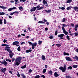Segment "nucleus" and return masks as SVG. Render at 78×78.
<instances>
[{"label": "nucleus", "instance_id": "a19ab883", "mask_svg": "<svg viewBox=\"0 0 78 78\" xmlns=\"http://www.w3.org/2000/svg\"><path fill=\"white\" fill-rule=\"evenodd\" d=\"M72 2V0H68L67 2V3H70V2Z\"/></svg>", "mask_w": 78, "mask_h": 78}, {"label": "nucleus", "instance_id": "e2e57ef3", "mask_svg": "<svg viewBox=\"0 0 78 78\" xmlns=\"http://www.w3.org/2000/svg\"><path fill=\"white\" fill-rule=\"evenodd\" d=\"M12 62H14V60H15V58H12Z\"/></svg>", "mask_w": 78, "mask_h": 78}, {"label": "nucleus", "instance_id": "4d7b16f0", "mask_svg": "<svg viewBox=\"0 0 78 78\" xmlns=\"http://www.w3.org/2000/svg\"><path fill=\"white\" fill-rule=\"evenodd\" d=\"M28 43H29V44H30V45H33V43H31V42H28Z\"/></svg>", "mask_w": 78, "mask_h": 78}, {"label": "nucleus", "instance_id": "37998d69", "mask_svg": "<svg viewBox=\"0 0 78 78\" xmlns=\"http://www.w3.org/2000/svg\"><path fill=\"white\" fill-rule=\"evenodd\" d=\"M21 76H22L23 78H26V77H25V75H24V74H21Z\"/></svg>", "mask_w": 78, "mask_h": 78}, {"label": "nucleus", "instance_id": "c03bdc74", "mask_svg": "<svg viewBox=\"0 0 78 78\" xmlns=\"http://www.w3.org/2000/svg\"><path fill=\"white\" fill-rule=\"evenodd\" d=\"M66 9L67 10H70V9H71V7H67L66 8Z\"/></svg>", "mask_w": 78, "mask_h": 78}, {"label": "nucleus", "instance_id": "6e6552de", "mask_svg": "<svg viewBox=\"0 0 78 78\" xmlns=\"http://www.w3.org/2000/svg\"><path fill=\"white\" fill-rule=\"evenodd\" d=\"M36 8L37 9V10H41L43 9V7H40V5H38L36 7Z\"/></svg>", "mask_w": 78, "mask_h": 78}, {"label": "nucleus", "instance_id": "ea45409f", "mask_svg": "<svg viewBox=\"0 0 78 78\" xmlns=\"http://www.w3.org/2000/svg\"><path fill=\"white\" fill-rule=\"evenodd\" d=\"M78 28V24H76L75 25V28Z\"/></svg>", "mask_w": 78, "mask_h": 78}, {"label": "nucleus", "instance_id": "69168bd1", "mask_svg": "<svg viewBox=\"0 0 78 78\" xmlns=\"http://www.w3.org/2000/svg\"><path fill=\"white\" fill-rule=\"evenodd\" d=\"M30 73H31L32 72V70L31 69H29V70Z\"/></svg>", "mask_w": 78, "mask_h": 78}, {"label": "nucleus", "instance_id": "cd10ccee", "mask_svg": "<svg viewBox=\"0 0 78 78\" xmlns=\"http://www.w3.org/2000/svg\"><path fill=\"white\" fill-rule=\"evenodd\" d=\"M63 27H66L68 26V25L65 24H63L62 25Z\"/></svg>", "mask_w": 78, "mask_h": 78}, {"label": "nucleus", "instance_id": "473e14b6", "mask_svg": "<svg viewBox=\"0 0 78 78\" xmlns=\"http://www.w3.org/2000/svg\"><path fill=\"white\" fill-rule=\"evenodd\" d=\"M2 46H3L4 47H5L6 46H9V45H8L6 44H2Z\"/></svg>", "mask_w": 78, "mask_h": 78}, {"label": "nucleus", "instance_id": "ddd939ff", "mask_svg": "<svg viewBox=\"0 0 78 78\" xmlns=\"http://www.w3.org/2000/svg\"><path fill=\"white\" fill-rule=\"evenodd\" d=\"M5 50H6L7 51H8L9 50H10V47H5Z\"/></svg>", "mask_w": 78, "mask_h": 78}, {"label": "nucleus", "instance_id": "72a5a7b5", "mask_svg": "<svg viewBox=\"0 0 78 78\" xmlns=\"http://www.w3.org/2000/svg\"><path fill=\"white\" fill-rule=\"evenodd\" d=\"M62 22H66V19L64 18L62 20Z\"/></svg>", "mask_w": 78, "mask_h": 78}, {"label": "nucleus", "instance_id": "6ab92c4d", "mask_svg": "<svg viewBox=\"0 0 78 78\" xmlns=\"http://www.w3.org/2000/svg\"><path fill=\"white\" fill-rule=\"evenodd\" d=\"M0 8H2V9H6L7 8V7L3 6H1L0 5Z\"/></svg>", "mask_w": 78, "mask_h": 78}, {"label": "nucleus", "instance_id": "0e129e2a", "mask_svg": "<svg viewBox=\"0 0 78 78\" xmlns=\"http://www.w3.org/2000/svg\"><path fill=\"white\" fill-rule=\"evenodd\" d=\"M41 77H42V78H45V76H44V75L41 76Z\"/></svg>", "mask_w": 78, "mask_h": 78}, {"label": "nucleus", "instance_id": "c756f323", "mask_svg": "<svg viewBox=\"0 0 78 78\" xmlns=\"http://www.w3.org/2000/svg\"><path fill=\"white\" fill-rule=\"evenodd\" d=\"M48 73L49 74V75H52V73H53V72H52V71L50 70L49 71Z\"/></svg>", "mask_w": 78, "mask_h": 78}, {"label": "nucleus", "instance_id": "8fccbe9b", "mask_svg": "<svg viewBox=\"0 0 78 78\" xmlns=\"http://www.w3.org/2000/svg\"><path fill=\"white\" fill-rule=\"evenodd\" d=\"M15 14V12H12L10 13V15L11 16H12V15H14Z\"/></svg>", "mask_w": 78, "mask_h": 78}, {"label": "nucleus", "instance_id": "9b49d317", "mask_svg": "<svg viewBox=\"0 0 78 78\" xmlns=\"http://www.w3.org/2000/svg\"><path fill=\"white\" fill-rule=\"evenodd\" d=\"M65 58L66 61H72V59H71L70 57H66Z\"/></svg>", "mask_w": 78, "mask_h": 78}, {"label": "nucleus", "instance_id": "bb28decb", "mask_svg": "<svg viewBox=\"0 0 78 78\" xmlns=\"http://www.w3.org/2000/svg\"><path fill=\"white\" fill-rule=\"evenodd\" d=\"M73 68H77L78 67V66L77 65H74L73 66Z\"/></svg>", "mask_w": 78, "mask_h": 78}, {"label": "nucleus", "instance_id": "3c124183", "mask_svg": "<svg viewBox=\"0 0 78 78\" xmlns=\"http://www.w3.org/2000/svg\"><path fill=\"white\" fill-rule=\"evenodd\" d=\"M62 29L63 32L64 31H66V30H65V28H64V27H62Z\"/></svg>", "mask_w": 78, "mask_h": 78}, {"label": "nucleus", "instance_id": "1a4fd4ad", "mask_svg": "<svg viewBox=\"0 0 78 78\" xmlns=\"http://www.w3.org/2000/svg\"><path fill=\"white\" fill-rule=\"evenodd\" d=\"M36 8L37 9V10H41L43 9V7H40V5H38L36 7Z\"/></svg>", "mask_w": 78, "mask_h": 78}, {"label": "nucleus", "instance_id": "aec40b11", "mask_svg": "<svg viewBox=\"0 0 78 78\" xmlns=\"http://www.w3.org/2000/svg\"><path fill=\"white\" fill-rule=\"evenodd\" d=\"M73 59L75 61H76V60H78V57L77 56H76L73 57Z\"/></svg>", "mask_w": 78, "mask_h": 78}, {"label": "nucleus", "instance_id": "7ed1b4c3", "mask_svg": "<svg viewBox=\"0 0 78 78\" xmlns=\"http://www.w3.org/2000/svg\"><path fill=\"white\" fill-rule=\"evenodd\" d=\"M19 44V42L16 41L13 42L12 45H16L17 47H19V45H17V44Z\"/></svg>", "mask_w": 78, "mask_h": 78}, {"label": "nucleus", "instance_id": "13d9d810", "mask_svg": "<svg viewBox=\"0 0 78 78\" xmlns=\"http://www.w3.org/2000/svg\"><path fill=\"white\" fill-rule=\"evenodd\" d=\"M72 27H75V24H73V23H72L71 24Z\"/></svg>", "mask_w": 78, "mask_h": 78}, {"label": "nucleus", "instance_id": "c9c22d12", "mask_svg": "<svg viewBox=\"0 0 78 78\" xmlns=\"http://www.w3.org/2000/svg\"><path fill=\"white\" fill-rule=\"evenodd\" d=\"M66 78H72V77L70 76H66Z\"/></svg>", "mask_w": 78, "mask_h": 78}, {"label": "nucleus", "instance_id": "2eb2a0df", "mask_svg": "<svg viewBox=\"0 0 78 78\" xmlns=\"http://www.w3.org/2000/svg\"><path fill=\"white\" fill-rule=\"evenodd\" d=\"M36 7L32 8L30 9V11H31V12H34V11H35L36 10Z\"/></svg>", "mask_w": 78, "mask_h": 78}, {"label": "nucleus", "instance_id": "b1692460", "mask_svg": "<svg viewBox=\"0 0 78 78\" xmlns=\"http://www.w3.org/2000/svg\"><path fill=\"white\" fill-rule=\"evenodd\" d=\"M56 46H57V47H60L61 46V44H56Z\"/></svg>", "mask_w": 78, "mask_h": 78}, {"label": "nucleus", "instance_id": "58836bf2", "mask_svg": "<svg viewBox=\"0 0 78 78\" xmlns=\"http://www.w3.org/2000/svg\"><path fill=\"white\" fill-rule=\"evenodd\" d=\"M67 69H70V70H72V67L71 66H70Z\"/></svg>", "mask_w": 78, "mask_h": 78}, {"label": "nucleus", "instance_id": "603ef678", "mask_svg": "<svg viewBox=\"0 0 78 78\" xmlns=\"http://www.w3.org/2000/svg\"><path fill=\"white\" fill-rule=\"evenodd\" d=\"M66 37L67 39H68V40H70V37H69V36L67 35L66 36Z\"/></svg>", "mask_w": 78, "mask_h": 78}, {"label": "nucleus", "instance_id": "774afa93", "mask_svg": "<svg viewBox=\"0 0 78 78\" xmlns=\"http://www.w3.org/2000/svg\"><path fill=\"white\" fill-rule=\"evenodd\" d=\"M65 9V8L64 7L61 8V9H62V10H63V9Z\"/></svg>", "mask_w": 78, "mask_h": 78}, {"label": "nucleus", "instance_id": "79ce46f5", "mask_svg": "<svg viewBox=\"0 0 78 78\" xmlns=\"http://www.w3.org/2000/svg\"><path fill=\"white\" fill-rule=\"evenodd\" d=\"M17 50H18L19 51H20V47L19 46L18 48H17Z\"/></svg>", "mask_w": 78, "mask_h": 78}, {"label": "nucleus", "instance_id": "412c9836", "mask_svg": "<svg viewBox=\"0 0 78 78\" xmlns=\"http://www.w3.org/2000/svg\"><path fill=\"white\" fill-rule=\"evenodd\" d=\"M9 55L10 58H12L13 55H14V54L13 53H10Z\"/></svg>", "mask_w": 78, "mask_h": 78}, {"label": "nucleus", "instance_id": "a18cd8bd", "mask_svg": "<svg viewBox=\"0 0 78 78\" xmlns=\"http://www.w3.org/2000/svg\"><path fill=\"white\" fill-rule=\"evenodd\" d=\"M40 78V76H39V75L36 76L35 77V78Z\"/></svg>", "mask_w": 78, "mask_h": 78}, {"label": "nucleus", "instance_id": "2f4dec72", "mask_svg": "<svg viewBox=\"0 0 78 78\" xmlns=\"http://www.w3.org/2000/svg\"><path fill=\"white\" fill-rule=\"evenodd\" d=\"M5 13L4 12H0V15H1V16H2L3 15H5Z\"/></svg>", "mask_w": 78, "mask_h": 78}, {"label": "nucleus", "instance_id": "423d86ee", "mask_svg": "<svg viewBox=\"0 0 78 78\" xmlns=\"http://www.w3.org/2000/svg\"><path fill=\"white\" fill-rule=\"evenodd\" d=\"M43 3L44 5H45V6H48V4H47V2L44 0L43 1Z\"/></svg>", "mask_w": 78, "mask_h": 78}, {"label": "nucleus", "instance_id": "dca6fc26", "mask_svg": "<svg viewBox=\"0 0 78 78\" xmlns=\"http://www.w3.org/2000/svg\"><path fill=\"white\" fill-rule=\"evenodd\" d=\"M54 76H55V77H58V76H59V75H58V73H56V72H55L54 73Z\"/></svg>", "mask_w": 78, "mask_h": 78}, {"label": "nucleus", "instance_id": "f704fd0d", "mask_svg": "<svg viewBox=\"0 0 78 78\" xmlns=\"http://www.w3.org/2000/svg\"><path fill=\"white\" fill-rule=\"evenodd\" d=\"M46 70H47L46 69H44L43 71V73H45L46 72Z\"/></svg>", "mask_w": 78, "mask_h": 78}, {"label": "nucleus", "instance_id": "f03ea898", "mask_svg": "<svg viewBox=\"0 0 78 78\" xmlns=\"http://www.w3.org/2000/svg\"><path fill=\"white\" fill-rule=\"evenodd\" d=\"M7 69L6 68H2L1 69L0 71L1 72H2V73H3L4 74H5L6 73H5V72L6 71Z\"/></svg>", "mask_w": 78, "mask_h": 78}, {"label": "nucleus", "instance_id": "c85d7f7f", "mask_svg": "<svg viewBox=\"0 0 78 78\" xmlns=\"http://www.w3.org/2000/svg\"><path fill=\"white\" fill-rule=\"evenodd\" d=\"M46 12H47L48 13H50V12H51V10H46L45 11Z\"/></svg>", "mask_w": 78, "mask_h": 78}, {"label": "nucleus", "instance_id": "4c0bfd02", "mask_svg": "<svg viewBox=\"0 0 78 78\" xmlns=\"http://www.w3.org/2000/svg\"><path fill=\"white\" fill-rule=\"evenodd\" d=\"M6 20L5 19H4V24H6Z\"/></svg>", "mask_w": 78, "mask_h": 78}, {"label": "nucleus", "instance_id": "e433bc0d", "mask_svg": "<svg viewBox=\"0 0 78 78\" xmlns=\"http://www.w3.org/2000/svg\"><path fill=\"white\" fill-rule=\"evenodd\" d=\"M42 41H38V44L39 45H41V44H42Z\"/></svg>", "mask_w": 78, "mask_h": 78}, {"label": "nucleus", "instance_id": "49530a36", "mask_svg": "<svg viewBox=\"0 0 78 78\" xmlns=\"http://www.w3.org/2000/svg\"><path fill=\"white\" fill-rule=\"evenodd\" d=\"M6 61H9V62H11V60L9 59H6Z\"/></svg>", "mask_w": 78, "mask_h": 78}, {"label": "nucleus", "instance_id": "f257e3e1", "mask_svg": "<svg viewBox=\"0 0 78 78\" xmlns=\"http://www.w3.org/2000/svg\"><path fill=\"white\" fill-rule=\"evenodd\" d=\"M22 59V58L21 57H18V58L15 60V62H14L15 65L16 66H19L20 63V61Z\"/></svg>", "mask_w": 78, "mask_h": 78}, {"label": "nucleus", "instance_id": "7c9ffc66", "mask_svg": "<svg viewBox=\"0 0 78 78\" xmlns=\"http://www.w3.org/2000/svg\"><path fill=\"white\" fill-rule=\"evenodd\" d=\"M26 67H27V65H25L24 66H22L21 68V69H25V68H26Z\"/></svg>", "mask_w": 78, "mask_h": 78}, {"label": "nucleus", "instance_id": "052dcab7", "mask_svg": "<svg viewBox=\"0 0 78 78\" xmlns=\"http://www.w3.org/2000/svg\"><path fill=\"white\" fill-rule=\"evenodd\" d=\"M8 51V52L10 53H12V51H11L10 50H9Z\"/></svg>", "mask_w": 78, "mask_h": 78}, {"label": "nucleus", "instance_id": "680f3d73", "mask_svg": "<svg viewBox=\"0 0 78 78\" xmlns=\"http://www.w3.org/2000/svg\"><path fill=\"white\" fill-rule=\"evenodd\" d=\"M17 75L18 76V77H20V74H19V72H18V74Z\"/></svg>", "mask_w": 78, "mask_h": 78}, {"label": "nucleus", "instance_id": "39448f33", "mask_svg": "<svg viewBox=\"0 0 78 78\" xmlns=\"http://www.w3.org/2000/svg\"><path fill=\"white\" fill-rule=\"evenodd\" d=\"M37 45V43H35L32 44V49H34L35 47H36Z\"/></svg>", "mask_w": 78, "mask_h": 78}, {"label": "nucleus", "instance_id": "338daca9", "mask_svg": "<svg viewBox=\"0 0 78 78\" xmlns=\"http://www.w3.org/2000/svg\"><path fill=\"white\" fill-rule=\"evenodd\" d=\"M57 34H58V32H57V31H56L55 33V35H57Z\"/></svg>", "mask_w": 78, "mask_h": 78}, {"label": "nucleus", "instance_id": "a211bd4d", "mask_svg": "<svg viewBox=\"0 0 78 78\" xmlns=\"http://www.w3.org/2000/svg\"><path fill=\"white\" fill-rule=\"evenodd\" d=\"M64 34H62L58 35V36L59 37H64Z\"/></svg>", "mask_w": 78, "mask_h": 78}, {"label": "nucleus", "instance_id": "6e6d98bb", "mask_svg": "<svg viewBox=\"0 0 78 78\" xmlns=\"http://www.w3.org/2000/svg\"><path fill=\"white\" fill-rule=\"evenodd\" d=\"M20 1L21 2H25L26 1V0H20Z\"/></svg>", "mask_w": 78, "mask_h": 78}, {"label": "nucleus", "instance_id": "393cba45", "mask_svg": "<svg viewBox=\"0 0 78 78\" xmlns=\"http://www.w3.org/2000/svg\"><path fill=\"white\" fill-rule=\"evenodd\" d=\"M63 33L66 35H67V34H68V33L69 32L65 30V31H63Z\"/></svg>", "mask_w": 78, "mask_h": 78}, {"label": "nucleus", "instance_id": "864d4df0", "mask_svg": "<svg viewBox=\"0 0 78 78\" xmlns=\"http://www.w3.org/2000/svg\"><path fill=\"white\" fill-rule=\"evenodd\" d=\"M2 23H3L2 22V20H0V24L2 25Z\"/></svg>", "mask_w": 78, "mask_h": 78}, {"label": "nucleus", "instance_id": "09e8293b", "mask_svg": "<svg viewBox=\"0 0 78 78\" xmlns=\"http://www.w3.org/2000/svg\"><path fill=\"white\" fill-rule=\"evenodd\" d=\"M19 8L20 10L23 9V7L22 6H20L19 7Z\"/></svg>", "mask_w": 78, "mask_h": 78}, {"label": "nucleus", "instance_id": "bf43d9fd", "mask_svg": "<svg viewBox=\"0 0 78 78\" xmlns=\"http://www.w3.org/2000/svg\"><path fill=\"white\" fill-rule=\"evenodd\" d=\"M74 34L76 36H78V33H74Z\"/></svg>", "mask_w": 78, "mask_h": 78}, {"label": "nucleus", "instance_id": "f3484780", "mask_svg": "<svg viewBox=\"0 0 78 78\" xmlns=\"http://www.w3.org/2000/svg\"><path fill=\"white\" fill-rule=\"evenodd\" d=\"M41 59L42 60H43V61H44L45 60V57L44 55H42L41 56Z\"/></svg>", "mask_w": 78, "mask_h": 78}, {"label": "nucleus", "instance_id": "4be33fe9", "mask_svg": "<svg viewBox=\"0 0 78 78\" xmlns=\"http://www.w3.org/2000/svg\"><path fill=\"white\" fill-rule=\"evenodd\" d=\"M32 51V50L30 49L27 50L26 51V53H30V52H31Z\"/></svg>", "mask_w": 78, "mask_h": 78}, {"label": "nucleus", "instance_id": "5fc2aeb1", "mask_svg": "<svg viewBox=\"0 0 78 78\" xmlns=\"http://www.w3.org/2000/svg\"><path fill=\"white\" fill-rule=\"evenodd\" d=\"M7 42V40L4 39L3 41V42L4 43H5V42Z\"/></svg>", "mask_w": 78, "mask_h": 78}, {"label": "nucleus", "instance_id": "4468645a", "mask_svg": "<svg viewBox=\"0 0 78 78\" xmlns=\"http://www.w3.org/2000/svg\"><path fill=\"white\" fill-rule=\"evenodd\" d=\"M16 9V7H14L13 8H9V9H8V11H11L12 10V9Z\"/></svg>", "mask_w": 78, "mask_h": 78}, {"label": "nucleus", "instance_id": "5701e85b", "mask_svg": "<svg viewBox=\"0 0 78 78\" xmlns=\"http://www.w3.org/2000/svg\"><path fill=\"white\" fill-rule=\"evenodd\" d=\"M38 23H45V22L42 21H40L37 22Z\"/></svg>", "mask_w": 78, "mask_h": 78}, {"label": "nucleus", "instance_id": "0eeeda50", "mask_svg": "<svg viewBox=\"0 0 78 78\" xmlns=\"http://www.w3.org/2000/svg\"><path fill=\"white\" fill-rule=\"evenodd\" d=\"M36 8L37 9V10H41L43 9V7H40V5H38L36 7Z\"/></svg>", "mask_w": 78, "mask_h": 78}, {"label": "nucleus", "instance_id": "a878e982", "mask_svg": "<svg viewBox=\"0 0 78 78\" xmlns=\"http://www.w3.org/2000/svg\"><path fill=\"white\" fill-rule=\"evenodd\" d=\"M63 54H64V55H67V56H69V54L66 53L65 52H64Z\"/></svg>", "mask_w": 78, "mask_h": 78}, {"label": "nucleus", "instance_id": "9d476101", "mask_svg": "<svg viewBox=\"0 0 78 78\" xmlns=\"http://www.w3.org/2000/svg\"><path fill=\"white\" fill-rule=\"evenodd\" d=\"M2 64H4L5 66H6L8 64V63L5 60H4L3 62H2Z\"/></svg>", "mask_w": 78, "mask_h": 78}, {"label": "nucleus", "instance_id": "de8ad7c7", "mask_svg": "<svg viewBox=\"0 0 78 78\" xmlns=\"http://www.w3.org/2000/svg\"><path fill=\"white\" fill-rule=\"evenodd\" d=\"M49 38V39H53V36H50Z\"/></svg>", "mask_w": 78, "mask_h": 78}, {"label": "nucleus", "instance_id": "f8f14e48", "mask_svg": "<svg viewBox=\"0 0 78 78\" xmlns=\"http://www.w3.org/2000/svg\"><path fill=\"white\" fill-rule=\"evenodd\" d=\"M74 9L75 11L76 12H78V7H74L73 8Z\"/></svg>", "mask_w": 78, "mask_h": 78}, {"label": "nucleus", "instance_id": "20e7f679", "mask_svg": "<svg viewBox=\"0 0 78 78\" xmlns=\"http://www.w3.org/2000/svg\"><path fill=\"white\" fill-rule=\"evenodd\" d=\"M59 69H60V70H62V72H65L66 70V68H64L62 66L60 67Z\"/></svg>", "mask_w": 78, "mask_h": 78}]
</instances>
